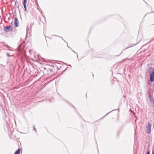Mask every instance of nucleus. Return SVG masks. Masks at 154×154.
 I'll use <instances>...</instances> for the list:
<instances>
[{
	"mask_svg": "<svg viewBox=\"0 0 154 154\" xmlns=\"http://www.w3.org/2000/svg\"><path fill=\"white\" fill-rule=\"evenodd\" d=\"M146 132L148 134H149L151 133V125L149 122H148L146 125Z\"/></svg>",
	"mask_w": 154,
	"mask_h": 154,
	"instance_id": "1",
	"label": "nucleus"
},
{
	"mask_svg": "<svg viewBox=\"0 0 154 154\" xmlns=\"http://www.w3.org/2000/svg\"><path fill=\"white\" fill-rule=\"evenodd\" d=\"M14 24L16 27H18L19 26V22L17 18H14Z\"/></svg>",
	"mask_w": 154,
	"mask_h": 154,
	"instance_id": "2",
	"label": "nucleus"
},
{
	"mask_svg": "<svg viewBox=\"0 0 154 154\" xmlns=\"http://www.w3.org/2000/svg\"><path fill=\"white\" fill-rule=\"evenodd\" d=\"M4 30L5 32H9L10 31V25L8 26L4 27Z\"/></svg>",
	"mask_w": 154,
	"mask_h": 154,
	"instance_id": "3",
	"label": "nucleus"
},
{
	"mask_svg": "<svg viewBox=\"0 0 154 154\" xmlns=\"http://www.w3.org/2000/svg\"><path fill=\"white\" fill-rule=\"evenodd\" d=\"M26 2H27V0H23V6H24V8L25 9V11H26Z\"/></svg>",
	"mask_w": 154,
	"mask_h": 154,
	"instance_id": "4",
	"label": "nucleus"
},
{
	"mask_svg": "<svg viewBox=\"0 0 154 154\" xmlns=\"http://www.w3.org/2000/svg\"><path fill=\"white\" fill-rule=\"evenodd\" d=\"M149 100H150V101L151 102H152V103H153L154 99H153V96H150Z\"/></svg>",
	"mask_w": 154,
	"mask_h": 154,
	"instance_id": "5",
	"label": "nucleus"
},
{
	"mask_svg": "<svg viewBox=\"0 0 154 154\" xmlns=\"http://www.w3.org/2000/svg\"><path fill=\"white\" fill-rule=\"evenodd\" d=\"M20 149L19 148L18 150L16 151L14 154H20Z\"/></svg>",
	"mask_w": 154,
	"mask_h": 154,
	"instance_id": "6",
	"label": "nucleus"
},
{
	"mask_svg": "<svg viewBox=\"0 0 154 154\" xmlns=\"http://www.w3.org/2000/svg\"><path fill=\"white\" fill-rule=\"evenodd\" d=\"M33 129H34V130H35V132H36L37 131L36 130V128L35 127H34Z\"/></svg>",
	"mask_w": 154,
	"mask_h": 154,
	"instance_id": "7",
	"label": "nucleus"
},
{
	"mask_svg": "<svg viewBox=\"0 0 154 154\" xmlns=\"http://www.w3.org/2000/svg\"><path fill=\"white\" fill-rule=\"evenodd\" d=\"M146 154H150V152L149 151H148Z\"/></svg>",
	"mask_w": 154,
	"mask_h": 154,
	"instance_id": "8",
	"label": "nucleus"
},
{
	"mask_svg": "<svg viewBox=\"0 0 154 154\" xmlns=\"http://www.w3.org/2000/svg\"><path fill=\"white\" fill-rule=\"evenodd\" d=\"M7 55L8 56H9V53H7Z\"/></svg>",
	"mask_w": 154,
	"mask_h": 154,
	"instance_id": "9",
	"label": "nucleus"
},
{
	"mask_svg": "<svg viewBox=\"0 0 154 154\" xmlns=\"http://www.w3.org/2000/svg\"><path fill=\"white\" fill-rule=\"evenodd\" d=\"M13 55H14V54H13V55H12V56H13ZM11 56H12V55H10V57H11Z\"/></svg>",
	"mask_w": 154,
	"mask_h": 154,
	"instance_id": "10",
	"label": "nucleus"
},
{
	"mask_svg": "<svg viewBox=\"0 0 154 154\" xmlns=\"http://www.w3.org/2000/svg\"><path fill=\"white\" fill-rule=\"evenodd\" d=\"M8 63V61L7 62V63Z\"/></svg>",
	"mask_w": 154,
	"mask_h": 154,
	"instance_id": "11",
	"label": "nucleus"
},
{
	"mask_svg": "<svg viewBox=\"0 0 154 154\" xmlns=\"http://www.w3.org/2000/svg\"><path fill=\"white\" fill-rule=\"evenodd\" d=\"M6 124H7V121H6Z\"/></svg>",
	"mask_w": 154,
	"mask_h": 154,
	"instance_id": "12",
	"label": "nucleus"
},
{
	"mask_svg": "<svg viewBox=\"0 0 154 154\" xmlns=\"http://www.w3.org/2000/svg\"><path fill=\"white\" fill-rule=\"evenodd\" d=\"M73 51V52H75H75L74 51Z\"/></svg>",
	"mask_w": 154,
	"mask_h": 154,
	"instance_id": "13",
	"label": "nucleus"
},
{
	"mask_svg": "<svg viewBox=\"0 0 154 154\" xmlns=\"http://www.w3.org/2000/svg\"><path fill=\"white\" fill-rule=\"evenodd\" d=\"M69 66H71L70 65H69Z\"/></svg>",
	"mask_w": 154,
	"mask_h": 154,
	"instance_id": "14",
	"label": "nucleus"
},
{
	"mask_svg": "<svg viewBox=\"0 0 154 154\" xmlns=\"http://www.w3.org/2000/svg\"><path fill=\"white\" fill-rule=\"evenodd\" d=\"M69 66H71L70 65H69Z\"/></svg>",
	"mask_w": 154,
	"mask_h": 154,
	"instance_id": "15",
	"label": "nucleus"
},
{
	"mask_svg": "<svg viewBox=\"0 0 154 154\" xmlns=\"http://www.w3.org/2000/svg\"><path fill=\"white\" fill-rule=\"evenodd\" d=\"M77 57H78V55H77Z\"/></svg>",
	"mask_w": 154,
	"mask_h": 154,
	"instance_id": "16",
	"label": "nucleus"
}]
</instances>
